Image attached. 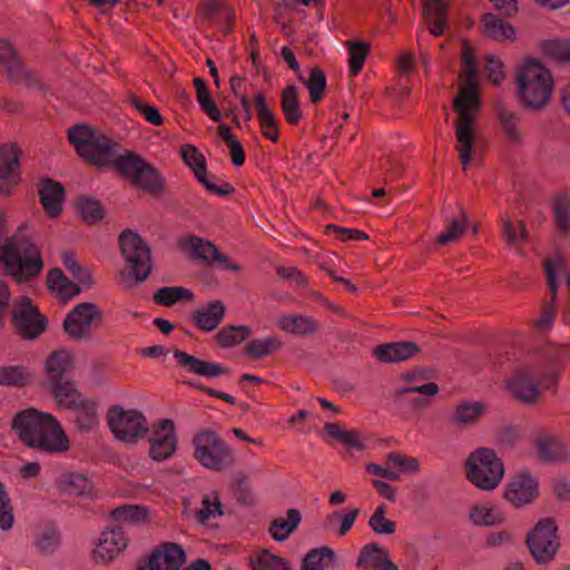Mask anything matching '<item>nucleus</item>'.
Returning a JSON list of instances; mask_svg holds the SVG:
<instances>
[{
	"instance_id": "58836bf2",
	"label": "nucleus",
	"mask_w": 570,
	"mask_h": 570,
	"mask_svg": "<svg viewBox=\"0 0 570 570\" xmlns=\"http://www.w3.org/2000/svg\"><path fill=\"white\" fill-rule=\"evenodd\" d=\"M281 105L287 122L297 125L302 118V110L297 98V88L294 85L283 89Z\"/></svg>"
},
{
	"instance_id": "20e7f679",
	"label": "nucleus",
	"mask_w": 570,
	"mask_h": 570,
	"mask_svg": "<svg viewBox=\"0 0 570 570\" xmlns=\"http://www.w3.org/2000/svg\"><path fill=\"white\" fill-rule=\"evenodd\" d=\"M479 106V96L472 85L462 87L454 98L453 107L458 114L455 121L456 150L463 170H466L475 150L476 136L473 121Z\"/></svg>"
},
{
	"instance_id": "de8ad7c7",
	"label": "nucleus",
	"mask_w": 570,
	"mask_h": 570,
	"mask_svg": "<svg viewBox=\"0 0 570 570\" xmlns=\"http://www.w3.org/2000/svg\"><path fill=\"white\" fill-rule=\"evenodd\" d=\"M92 483L81 473H70L65 476L63 491L73 495H91Z\"/></svg>"
},
{
	"instance_id": "f8f14e48",
	"label": "nucleus",
	"mask_w": 570,
	"mask_h": 570,
	"mask_svg": "<svg viewBox=\"0 0 570 570\" xmlns=\"http://www.w3.org/2000/svg\"><path fill=\"white\" fill-rule=\"evenodd\" d=\"M527 543L538 563L550 561L559 547L554 521L551 519L540 520L528 535Z\"/></svg>"
},
{
	"instance_id": "774afa93",
	"label": "nucleus",
	"mask_w": 570,
	"mask_h": 570,
	"mask_svg": "<svg viewBox=\"0 0 570 570\" xmlns=\"http://www.w3.org/2000/svg\"><path fill=\"white\" fill-rule=\"evenodd\" d=\"M439 392L438 384L430 382L421 385H409V386H400L395 390V395L397 397H403L410 393H419L422 395H435Z\"/></svg>"
},
{
	"instance_id": "7ed1b4c3",
	"label": "nucleus",
	"mask_w": 570,
	"mask_h": 570,
	"mask_svg": "<svg viewBox=\"0 0 570 570\" xmlns=\"http://www.w3.org/2000/svg\"><path fill=\"white\" fill-rule=\"evenodd\" d=\"M0 266L19 283L31 281L43 268L38 247L22 229L9 237L3 218H0Z\"/></svg>"
},
{
	"instance_id": "f3484780",
	"label": "nucleus",
	"mask_w": 570,
	"mask_h": 570,
	"mask_svg": "<svg viewBox=\"0 0 570 570\" xmlns=\"http://www.w3.org/2000/svg\"><path fill=\"white\" fill-rule=\"evenodd\" d=\"M0 75H6L12 81L26 80L30 86H37L38 80L28 73L9 40L0 39Z\"/></svg>"
},
{
	"instance_id": "c03bdc74",
	"label": "nucleus",
	"mask_w": 570,
	"mask_h": 570,
	"mask_svg": "<svg viewBox=\"0 0 570 570\" xmlns=\"http://www.w3.org/2000/svg\"><path fill=\"white\" fill-rule=\"evenodd\" d=\"M249 564L253 570H291L285 559L271 553L267 550L250 557Z\"/></svg>"
},
{
	"instance_id": "423d86ee",
	"label": "nucleus",
	"mask_w": 570,
	"mask_h": 570,
	"mask_svg": "<svg viewBox=\"0 0 570 570\" xmlns=\"http://www.w3.org/2000/svg\"><path fill=\"white\" fill-rule=\"evenodd\" d=\"M503 474V463L492 450L479 449L466 461L468 479L479 489H494Z\"/></svg>"
},
{
	"instance_id": "8fccbe9b",
	"label": "nucleus",
	"mask_w": 570,
	"mask_h": 570,
	"mask_svg": "<svg viewBox=\"0 0 570 570\" xmlns=\"http://www.w3.org/2000/svg\"><path fill=\"white\" fill-rule=\"evenodd\" d=\"M111 517L118 522H140L146 519L147 510L141 505L124 504L111 512Z\"/></svg>"
},
{
	"instance_id": "0eeeda50",
	"label": "nucleus",
	"mask_w": 570,
	"mask_h": 570,
	"mask_svg": "<svg viewBox=\"0 0 570 570\" xmlns=\"http://www.w3.org/2000/svg\"><path fill=\"white\" fill-rule=\"evenodd\" d=\"M195 459L206 469L223 471L234 463L233 450L216 433L203 431L194 438Z\"/></svg>"
},
{
	"instance_id": "2f4dec72",
	"label": "nucleus",
	"mask_w": 570,
	"mask_h": 570,
	"mask_svg": "<svg viewBox=\"0 0 570 570\" xmlns=\"http://www.w3.org/2000/svg\"><path fill=\"white\" fill-rule=\"evenodd\" d=\"M255 104L263 136L272 141H277V121L274 114L268 108L263 94L258 92L255 96Z\"/></svg>"
},
{
	"instance_id": "5fc2aeb1",
	"label": "nucleus",
	"mask_w": 570,
	"mask_h": 570,
	"mask_svg": "<svg viewBox=\"0 0 570 570\" xmlns=\"http://www.w3.org/2000/svg\"><path fill=\"white\" fill-rule=\"evenodd\" d=\"M502 232L505 240L511 246H518L527 238L525 225L521 220L514 224L509 218H502Z\"/></svg>"
},
{
	"instance_id": "f03ea898",
	"label": "nucleus",
	"mask_w": 570,
	"mask_h": 570,
	"mask_svg": "<svg viewBox=\"0 0 570 570\" xmlns=\"http://www.w3.org/2000/svg\"><path fill=\"white\" fill-rule=\"evenodd\" d=\"M11 428L28 448L46 453H62L69 449L61 424L49 413L33 407L22 410L14 415Z\"/></svg>"
},
{
	"instance_id": "09e8293b",
	"label": "nucleus",
	"mask_w": 570,
	"mask_h": 570,
	"mask_svg": "<svg viewBox=\"0 0 570 570\" xmlns=\"http://www.w3.org/2000/svg\"><path fill=\"white\" fill-rule=\"evenodd\" d=\"M543 52L559 62H570V40L551 39L542 43Z\"/></svg>"
},
{
	"instance_id": "680f3d73",
	"label": "nucleus",
	"mask_w": 570,
	"mask_h": 570,
	"mask_svg": "<svg viewBox=\"0 0 570 570\" xmlns=\"http://www.w3.org/2000/svg\"><path fill=\"white\" fill-rule=\"evenodd\" d=\"M386 465L390 469H399L402 472H416L419 470V462L416 459L401 455L396 452L389 453L386 458Z\"/></svg>"
},
{
	"instance_id": "e2e57ef3",
	"label": "nucleus",
	"mask_w": 570,
	"mask_h": 570,
	"mask_svg": "<svg viewBox=\"0 0 570 570\" xmlns=\"http://www.w3.org/2000/svg\"><path fill=\"white\" fill-rule=\"evenodd\" d=\"M131 105L151 125L160 126L164 120L158 109L155 106H150L138 99L137 97L131 98Z\"/></svg>"
},
{
	"instance_id": "49530a36",
	"label": "nucleus",
	"mask_w": 570,
	"mask_h": 570,
	"mask_svg": "<svg viewBox=\"0 0 570 570\" xmlns=\"http://www.w3.org/2000/svg\"><path fill=\"white\" fill-rule=\"evenodd\" d=\"M299 79L306 85L312 102H318L323 98L326 88V76L324 71L320 67H314L307 80H304L301 76Z\"/></svg>"
},
{
	"instance_id": "a211bd4d",
	"label": "nucleus",
	"mask_w": 570,
	"mask_h": 570,
	"mask_svg": "<svg viewBox=\"0 0 570 570\" xmlns=\"http://www.w3.org/2000/svg\"><path fill=\"white\" fill-rule=\"evenodd\" d=\"M538 494V483L532 475L522 471L508 483L504 492L505 499L514 507H522L532 502Z\"/></svg>"
},
{
	"instance_id": "9b49d317",
	"label": "nucleus",
	"mask_w": 570,
	"mask_h": 570,
	"mask_svg": "<svg viewBox=\"0 0 570 570\" xmlns=\"http://www.w3.org/2000/svg\"><path fill=\"white\" fill-rule=\"evenodd\" d=\"M102 322V311L94 303H79L66 316L63 328L75 338L81 340L90 336L91 331Z\"/></svg>"
},
{
	"instance_id": "f257e3e1",
	"label": "nucleus",
	"mask_w": 570,
	"mask_h": 570,
	"mask_svg": "<svg viewBox=\"0 0 570 570\" xmlns=\"http://www.w3.org/2000/svg\"><path fill=\"white\" fill-rule=\"evenodd\" d=\"M69 142L79 156L97 166L112 165L131 184L147 191L157 193L161 188L158 171L132 151L121 153V147L102 131L83 124L68 130Z\"/></svg>"
},
{
	"instance_id": "ea45409f",
	"label": "nucleus",
	"mask_w": 570,
	"mask_h": 570,
	"mask_svg": "<svg viewBox=\"0 0 570 570\" xmlns=\"http://www.w3.org/2000/svg\"><path fill=\"white\" fill-rule=\"evenodd\" d=\"M497 115L505 138L514 145H520L522 142V134L517 126L519 121L518 115L503 107L498 108Z\"/></svg>"
},
{
	"instance_id": "c756f323",
	"label": "nucleus",
	"mask_w": 570,
	"mask_h": 570,
	"mask_svg": "<svg viewBox=\"0 0 570 570\" xmlns=\"http://www.w3.org/2000/svg\"><path fill=\"white\" fill-rule=\"evenodd\" d=\"M482 30L487 38L495 41L512 40L514 28L493 13H485L482 18Z\"/></svg>"
},
{
	"instance_id": "4c0bfd02",
	"label": "nucleus",
	"mask_w": 570,
	"mask_h": 570,
	"mask_svg": "<svg viewBox=\"0 0 570 570\" xmlns=\"http://www.w3.org/2000/svg\"><path fill=\"white\" fill-rule=\"evenodd\" d=\"M335 553L328 547L312 549L302 562V570H325L334 561Z\"/></svg>"
},
{
	"instance_id": "4d7b16f0",
	"label": "nucleus",
	"mask_w": 570,
	"mask_h": 570,
	"mask_svg": "<svg viewBox=\"0 0 570 570\" xmlns=\"http://www.w3.org/2000/svg\"><path fill=\"white\" fill-rule=\"evenodd\" d=\"M78 208L82 218L89 224H94L102 218V207L100 203L94 198H80L78 200Z\"/></svg>"
},
{
	"instance_id": "473e14b6",
	"label": "nucleus",
	"mask_w": 570,
	"mask_h": 570,
	"mask_svg": "<svg viewBox=\"0 0 570 570\" xmlns=\"http://www.w3.org/2000/svg\"><path fill=\"white\" fill-rule=\"evenodd\" d=\"M301 520V512L297 509H289L286 519L276 518L271 522L268 532L275 541L283 542L294 532Z\"/></svg>"
},
{
	"instance_id": "bb28decb",
	"label": "nucleus",
	"mask_w": 570,
	"mask_h": 570,
	"mask_svg": "<svg viewBox=\"0 0 570 570\" xmlns=\"http://www.w3.org/2000/svg\"><path fill=\"white\" fill-rule=\"evenodd\" d=\"M39 197L48 215L57 216L60 214L65 199V189L61 184L49 178L42 179L39 186Z\"/></svg>"
},
{
	"instance_id": "6ab92c4d",
	"label": "nucleus",
	"mask_w": 570,
	"mask_h": 570,
	"mask_svg": "<svg viewBox=\"0 0 570 570\" xmlns=\"http://www.w3.org/2000/svg\"><path fill=\"white\" fill-rule=\"evenodd\" d=\"M127 547V538L122 525H116L110 530L104 531L94 550L96 561H110L121 550Z\"/></svg>"
},
{
	"instance_id": "6e6d98bb",
	"label": "nucleus",
	"mask_w": 570,
	"mask_h": 570,
	"mask_svg": "<svg viewBox=\"0 0 570 570\" xmlns=\"http://www.w3.org/2000/svg\"><path fill=\"white\" fill-rule=\"evenodd\" d=\"M29 381V374L22 366H7L0 368V384L22 386Z\"/></svg>"
},
{
	"instance_id": "052dcab7",
	"label": "nucleus",
	"mask_w": 570,
	"mask_h": 570,
	"mask_svg": "<svg viewBox=\"0 0 570 570\" xmlns=\"http://www.w3.org/2000/svg\"><path fill=\"white\" fill-rule=\"evenodd\" d=\"M222 504L219 502V499L217 494L210 495H204L203 498V507L198 511V520L202 523H205L209 521L210 519H214L217 515H222Z\"/></svg>"
},
{
	"instance_id": "c85d7f7f",
	"label": "nucleus",
	"mask_w": 570,
	"mask_h": 570,
	"mask_svg": "<svg viewBox=\"0 0 570 570\" xmlns=\"http://www.w3.org/2000/svg\"><path fill=\"white\" fill-rule=\"evenodd\" d=\"M279 327L293 335L306 336L318 330V322L311 316L302 314L283 315L278 322Z\"/></svg>"
},
{
	"instance_id": "864d4df0",
	"label": "nucleus",
	"mask_w": 570,
	"mask_h": 570,
	"mask_svg": "<svg viewBox=\"0 0 570 570\" xmlns=\"http://www.w3.org/2000/svg\"><path fill=\"white\" fill-rule=\"evenodd\" d=\"M279 345L281 343L276 337L253 340L247 344L246 353L250 357L261 358L277 350Z\"/></svg>"
},
{
	"instance_id": "13d9d810",
	"label": "nucleus",
	"mask_w": 570,
	"mask_h": 570,
	"mask_svg": "<svg viewBox=\"0 0 570 570\" xmlns=\"http://www.w3.org/2000/svg\"><path fill=\"white\" fill-rule=\"evenodd\" d=\"M468 226V218L465 214H463L462 220L453 218L449 222L445 232H443L439 238L438 242L441 245H445L452 242H455L463 235Z\"/></svg>"
},
{
	"instance_id": "79ce46f5",
	"label": "nucleus",
	"mask_w": 570,
	"mask_h": 570,
	"mask_svg": "<svg viewBox=\"0 0 570 570\" xmlns=\"http://www.w3.org/2000/svg\"><path fill=\"white\" fill-rule=\"evenodd\" d=\"M350 75L355 77L364 66V61L370 51V43L358 40H347Z\"/></svg>"
},
{
	"instance_id": "a878e982",
	"label": "nucleus",
	"mask_w": 570,
	"mask_h": 570,
	"mask_svg": "<svg viewBox=\"0 0 570 570\" xmlns=\"http://www.w3.org/2000/svg\"><path fill=\"white\" fill-rule=\"evenodd\" d=\"M225 312L226 308L220 301H212L194 311L191 321L198 328L210 332L219 325Z\"/></svg>"
},
{
	"instance_id": "e433bc0d",
	"label": "nucleus",
	"mask_w": 570,
	"mask_h": 570,
	"mask_svg": "<svg viewBox=\"0 0 570 570\" xmlns=\"http://www.w3.org/2000/svg\"><path fill=\"white\" fill-rule=\"evenodd\" d=\"M552 210L559 233L570 236V198L567 194H557L552 200Z\"/></svg>"
},
{
	"instance_id": "393cba45",
	"label": "nucleus",
	"mask_w": 570,
	"mask_h": 570,
	"mask_svg": "<svg viewBox=\"0 0 570 570\" xmlns=\"http://www.w3.org/2000/svg\"><path fill=\"white\" fill-rule=\"evenodd\" d=\"M174 357L185 371L200 376L217 377L227 371L217 363L199 360L177 348L174 350Z\"/></svg>"
},
{
	"instance_id": "4be33fe9",
	"label": "nucleus",
	"mask_w": 570,
	"mask_h": 570,
	"mask_svg": "<svg viewBox=\"0 0 570 570\" xmlns=\"http://www.w3.org/2000/svg\"><path fill=\"white\" fill-rule=\"evenodd\" d=\"M61 543V532L57 523L43 522L36 527L32 534V548L40 556L53 554Z\"/></svg>"
},
{
	"instance_id": "7c9ffc66",
	"label": "nucleus",
	"mask_w": 570,
	"mask_h": 570,
	"mask_svg": "<svg viewBox=\"0 0 570 570\" xmlns=\"http://www.w3.org/2000/svg\"><path fill=\"white\" fill-rule=\"evenodd\" d=\"M469 519L478 527H494L503 522L504 517L498 507L478 503L471 507Z\"/></svg>"
},
{
	"instance_id": "603ef678",
	"label": "nucleus",
	"mask_w": 570,
	"mask_h": 570,
	"mask_svg": "<svg viewBox=\"0 0 570 570\" xmlns=\"http://www.w3.org/2000/svg\"><path fill=\"white\" fill-rule=\"evenodd\" d=\"M385 505H379L368 520L370 528L377 534H392L396 531V524L385 518Z\"/></svg>"
},
{
	"instance_id": "bf43d9fd",
	"label": "nucleus",
	"mask_w": 570,
	"mask_h": 570,
	"mask_svg": "<svg viewBox=\"0 0 570 570\" xmlns=\"http://www.w3.org/2000/svg\"><path fill=\"white\" fill-rule=\"evenodd\" d=\"M181 156L184 161L194 170L198 176L206 171L205 157L191 145H185L181 148Z\"/></svg>"
},
{
	"instance_id": "aec40b11",
	"label": "nucleus",
	"mask_w": 570,
	"mask_h": 570,
	"mask_svg": "<svg viewBox=\"0 0 570 570\" xmlns=\"http://www.w3.org/2000/svg\"><path fill=\"white\" fill-rule=\"evenodd\" d=\"M19 151L16 145L0 147V195H9L19 177Z\"/></svg>"
},
{
	"instance_id": "f704fd0d",
	"label": "nucleus",
	"mask_w": 570,
	"mask_h": 570,
	"mask_svg": "<svg viewBox=\"0 0 570 570\" xmlns=\"http://www.w3.org/2000/svg\"><path fill=\"white\" fill-rule=\"evenodd\" d=\"M357 564H368L373 570H397L387 553L375 543L367 544L362 549Z\"/></svg>"
},
{
	"instance_id": "2eb2a0df",
	"label": "nucleus",
	"mask_w": 570,
	"mask_h": 570,
	"mask_svg": "<svg viewBox=\"0 0 570 570\" xmlns=\"http://www.w3.org/2000/svg\"><path fill=\"white\" fill-rule=\"evenodd\" d=\"M186 561L185 550L175 542L161 543L141 560L138 570H179Z\"/></svg>"
},
{
	"instance_id": "cd10ccee",
	"label": "nucleus",
	"mask_w": 570,
	"mask_h": 570,
	"mask_svg": "<svg viewBox=\"0 0 570 570\" xmlns=\"http://www.w3.org/2000/svg\"><path fill=\"white\" fill-rule=\"evenodd\" d=\"M419 352V347L412 342H393L379 345L374 350L377 360L384 363L405 361Z\"/></svg>"
},
{
	"instance_id": "37998d69",
	"label": "nucleus",
	"mask_w": 570,
	"mask_h": 570,
	"mask_svg": "<svg viewBox=\"0 0 570 570\" xmlns=\"http://www.w3.org/2000/svg\"><path fill=\"white\" fill-rule=\"evenodd\" d=\"M484 405L479 402H462L456 405L451 421L458 425H469L474 423L483 413Z\"/></svg>"
},
{
	"instance_id": "a18cd8bd",
	"label": "nucleus",
	"mask_w": 570,
	"mask_h": 570,
	"mask_svg": "<svg viewBox=\"0 0 570 570\" xmlns=\"http://www.w3.org/2000/svg\"><path fill=\"white\" fill-rule=\"evenodd\" d=\"M252 333L250 327L245 325H229L223 327L217 334L216 338L220 346L229 347L242 343Z\"/></svg>"
},
{
	"instance_id": "dca6fc26",
	"label": "nucleus",
	"mask_w": 570,
	"mask_h": 570,
	"mask_svg": "<svg viewBox=\"0 0 570 570\" xmlns=\"http://www.w3.org/2000/svg\"><path fill=\"white\" fill-rule=\"evenodd\" d=\"M13 323L21 336L29 340L39 336L47 325L46 320L27 297H23L14 307Z\"/></svg>"
},
{
	"instance_id": "69168bd1",
	"label": "nucleus",
	"mask_w": 570,
	"mask_h": 570,
	"mask_svg": "<svg viewBox=\"0 0 570 570\" xmlns=\"http://www.w3.org/2000/svg\"><path fill=\"white\" fill-rule=\"evenodd\" d=\"M197 101L200 105L202 109L206 112V115L215 122H219L222 119V114L218 110L216 102L213 100L209 92L200 91L197 92Z\"/></svg>"
},
{
	"instance_id": "6e6552de",
	"label": "nucleus",
	"mask_w": 570,
	"mask_h": 570,
	"mask_svg": "<svg viewBox=\"0 0 570 570\" xmlns=\"http://www.w3.org/2000/svg\"><path fill=\"white\" fill-rule=\"evenodd\" d=\"M107 422L117 440L135 444L148 433L145 415L136 410H125L120 405H112L107 412Z\"/></svg>"
},
{
	"instance_id": "c9c22d12",
	"label": "nucleus",
	"mask_w": 570,
	"mask_h": 570,
	"mask_svg": "<svg viewBox=\"0 0 570 570\" xmlns=\"http://www.w3.org/2000/svg\"><path fill=\"white\" fill-rule=\"evenodd\" d=\"M537 448L540 456L546 461L558 462L568 458L564 443L556 436L543 435L539 438Z\"/></svg>"
},
{
	"instance_id": "5701e85b",
	"label": "nucleus",
	"mask_w": 570,
	"mask_h": 570,
	"mask_svg": "<svg viewBox=\"0 0 570 570\" xmlns=\"http://www.w3.org/2000/svg\"><path fill=\"white\" fill-rule=\"evenodd\" d=\"M508 387L517 399L525 403L535 402L540 395L538 383L527 368L517 370L509 380Z\"/></svg>"
},
{
	"instance_id": "a19ab883",
	"label": "nucleus",
	"mask_w": 570,
	"mask_h": 570,
	"mask_svg": "<svg viewBox=\"0 0 570 570\" xmlns=\"http://www.w3.org/2000/svg\"><path fill=\"white\" fill-rule=\"evenodd\" d=\"M193 292L181 286H165L154 294V301L161 306H171L180 301H191Z\"/></svg>"
},
{
	"instance_id": "39448f33",
	"label": "nucleus",
	"mask_w": 570,
	"mask_h": 570,
	"mask_svg": "<svg viewBox=\"0 0 570 570\" xmlns=\"http://www.w3.org/2000/svg\"><path fill=\"white\" fill-rule=\"evenodd\" d=\"M517 83L523 104L535 109L548 102L553 85L549 70L535 60L525 61Z\"/></svg>"
},
{
	"instance_id": "4468645a",
	"label": "nucleus",
	"mask_w": 570,
	"mask_h": 570,
	"mask_svg": "<svg viewBox=\"0 0 570 570\" xmlns=\"http://www.w3.org/2000/svg\"><path fill=\"white\" fill-rule=\"evenodd\" d=\"M60 407L75 412V422L81 432H90L98 424L97 405L94 401L85 399L78 390H73L57 399Z\"/></svg>"
},
{
	"instance_id": "9d476101",
	"label": "nucleus",
	"mask_w": 570,
	"mask_h": 570,
	"mask_svg": "<svg viewBox=\"0 0 570 570\" xmlns=\"http://www.w3.org/2000/svg\"><path fill=\"white\" fill-rule=\"evenodd\" d=\"M72 367L73 358L67 350L55 351L47 358L48 384L56 400L76 390L70 377Z\"/></svg>"
},
{
	"instance_id": "72a5a7b5",
	"label": "nucleus",
	"mask_w": 570,
	"mask_h": 570,
	"mask_svg": "<svg viewBox=\"0 0 570 570\" xmlns=\"http://www.w3.org/2000/svg\"><path fill=\"white\" fill-rule=\"evenodd\" d=\"M424 10L430 33L435 37L441 36L446 21L444 0H424Z\"/></svg>"
},
{
	"instance_id": "412c9836",
	"label": "nucleus",
	"mask_w": 570,
	"mask_h": 570,
	"mask_svg": "<svg viewBox=\"0 0 570 570\" xmlns=\"http://www.w3.org/2000/svg\"><path fill=\"white\" fill-rule=\"evenodd\" d=\"M179 244L183 249L205 264L217 265L227 262V256L222 254L212 242L198 236H186L180 239Z\"/></svg>"
},
{
	"instance_id": "1a4fd4ad",
	"label": "nucleus",
	"mask_w": 570,
	"mask_h": 570,
	"mask_svg": "<svg viewBox=\"0 0 570 570\" xmlns=\"http://www.w3.org/2000/svg\"><path fill=\"white\" fill-rule=\"evenodd\" d=\"M122 256L127 261L137 282L148 278L151 269L150 248L134 230L126 229L119 236Z\"/></svg>"
},
{
	"instance_id": "b1692460",
	"label": "nucleus",
	"mask_w": 570,
	"mask_h": 570,
	"mask_svg": "<svg viewBox=\"0 0 570 570\" xmlns=\"http://www.w3.org/2000/svg\"><path fill=\"white\" fill-rule=\"evenodd\" d=\"M544 269L548 278V286L551 293L552 301L556 299L559 286V278L564 279L569 295V308L564 314V320L570 323V272L566 267L564 259L561 255L557 254L552 259H547Z\"/></svg>"
},
{
	"instance_id": "338daca9",
	"label": "nucleus",
	"mask_w": 570,
	"mask_h": 570,
	"mask_svg": "<svg viewBox=\"0 0 570 570\" xmlns=\"http://www.w3.org/2000/svg\"><path fill=\"white\" fill-rule=\"evenodd\" d=\"M62 263L66 269L80 283L85 284L89 279L88 273L77 262L72 253H65Z\"/></svg>"
},
{
	"instance_id": "3c124183",
	"label": "nucleus",
	"mask_w": 570,
	"mask_h": 570,
	"mask_svg": "<svg viewBox=\"0 0 570 570\" xmlns=\"http://www.w3.org/2000/svg\"><path fill=\"white\" fill-rule=\"evenodd\" d=\"M47 282L51 289H57L63 295L78 294L80 292L79 286L70 282L58 268L49 271Z\"/></svg>"
},
{
	"instance_id": "0e129e2a",
	"label": "nucleus",
	"mask_w": 570,
	"mask_h": 570,
	"mask_svg": "<svg viewBox=\"0 0 570 570\" xmlns=\"http://www.w3.org/2000/svg\"><path fill=\"white\" fill-rule=\"evenodd\" d=\"M13 524L12 509L9 503V498L4 491L3 485L0 483V529L10 530Z\"/></svg>"
},
{
	"instance_id": "ddd939ff",
	"label": "nucleus",
	"mask_w": 570,
	"mask_h": 570,
	"mask_svg": "<svg viewBox=\"0 0 570 570\" xmlns=\"http://www.w3.org/2000/svg\"><path fill=\"white\" fill-rule=\"evenodd\" d=\"M148 441L150 444L149 455L154 461L161 462L169 459L177 448L174 422L169 419L157 421L150 429Z\"/></svg>"
}]
</instances>
